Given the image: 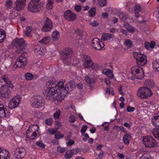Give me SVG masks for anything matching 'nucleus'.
Here are the masks:
<instances>
[{
  "label": "nucleus",
  "mask_w": 159,
  "mask_h": 159,
  "mask_svg": "<svg viewBox=\"0 0 159 159\" xmlns=\"http://www.w3.org/2000/svg\"><path fill=\"white\" fill-rule=\"evenodd\" d=\"M57 150L59 152L62 153L65 151L66 149L65 148L58 146L57 147Z\"/></svg>",
  "instance_id": "13d9d810"
},
{
  "label": "nucleus",
  "mask_w": 159,
  "mask_h": 159,
  "mask_svg": "<svg viewBox=\"0 0 159 159\" xmlns=\"http://www.w3.org/2000/svg\"><path fill=\"white\" fill-rule=\"evenodd\" d=\"M26 79L27 80H30L33 79L34 76L33 75L30 73H27L25 75Z\"/></svg>",
  "instance_id": "58836bf2"
},
{
  "label": "nucleus",
  "mask_w": 159,
  "mask_h": 159,
  "mask_svg": "<svg viewBox=\"0 0 159 159\" xmlns=\"http://www.w3.org/2000/svg\"><path fill=\"white\" fill-rule=\"evenodd\" d=\"M21 101L20 97L19 96H15L9 101L8 106L11 109L17 107Z\"/></svg>",
  "instance_id": "ddd939ff"
},
{
  "label": "nucleus",
  "mask_w": 159,
  "mask_h": 159,
  "mask_svg": "<svg viewBox=\"0 0 159 159\" xmlns=\"http://www.w3.org/2000/svg\"><path fill=\"white\" fill-rule=\"evenodd\" d=\"M107 0H99L98 4L100 6L103 7L106 5Z\"/></svg>",
  "instance_id": "603ef678"
},
{
  "label": "nucleus",
  "mask_w": 159,
  "mask_h": 159,
  "mask_svg": "<svg viewBox=\"0 0 159 159\" xmlns=\"http://www.w3.org/2000/svg\"><path fill=\"white\" fill-rule=\"evenodd\" d=\"M39 127L36 125H31L26 131V134L27 138L34 139L40 135L39 130Z\"/></svg>",
  "instance_id": "0eeeda50"
},
{
  "label": "nucleus",
  "mask_w": 159,
  "mask_h": 159,
  "mask_svg": "<svg viewBox=\"0 0 159 159\" xmlns=\"http://www.w3.org/2000/svg\"><path fill=\"white\" fill-rule=\"evenodd\" d=\"M75 32L78 35L76 39L77 45L78 47H81L84 43V40L83 38V31L79 29H77Z\"/></svg>",
  "instance_id": "9b49d317"
},
{
  "label": "nucleus",
  "mask_w": 159,
  "mask_h": 159,
  "mask_svg": "<svg viewBox=\"0 0 159 159\" xmlns=\"http://www.w3.org/2000/svg\"><path fill=\"white\" fill-rule=\"evenodd\" d=\"M126 86L124 84L120 85L118 88V92L121 95H124V93L125 91Z\"/></svg>",
  "instance_id": "72a5a7b5"
},
{
  "label": "nucleus",
  "mask_w": 159,
  "mask_h": 159,
  "mask_svg": "<svg viewBox=\"0 0 159 159\" xmlns=\"http://www.w3.org/2000/svg\"><path fill=\"white\" fill-rule=\"evenodd\" d=\"M12 4V1L11 0H7L5 2V5L8 9H10Z\"/></svg>",
  "instance_id": "49530a36"
},
{
  "label": "nucleus",
  "mask_w": 159,
  "mask_h": 159,
  "mask_svg": "<svg viewBox=\"0 0 159 159\" xmlns=\"http://www.w3.org/2000/svg\"><path fill=\"white\" fill-rule=\"evenodd\" d=\"M73 155L71 150H69L66 152L65 157L66 159H69Z\"/></svg>",
  "instance_id": "c03bdc74"
},
{
  "label": "nucleus",
  "mask_w": 159,
  "mask_h": 159,
  "mask_svg": "<svg viewBox=\"0 0 159 159\" xmlns=\"http://www.w3.org/2000/svg\"><path fill=\"white\" fill-rule=\"evenodd\" d=\"M30 103L33 107L40 108L44 106L45 102L41 96L35 95L31 98L30 100Z\"/></svg>",
  "instance_id": "f03ea898"
},
{
  "label": "nucleus",
  "mask_w": 159,
  "mask_h": 159,
  "mask_svg": "<svg viewBox=\"0 0 159 159\" xmlns=\"http://www.w3.org/2000/svg\"><path fill=\"white\" fill-rule=\"evenodd\" d=\"M143 144L147 148H153L157 145V143L154 139L150 136H146L142 138Z\"/></svg>",
  "instance_id": "6e6552de"
},
{
  "label": "nucleus",
  "mask_w": 159,
  "mask_h": 159,
  "mask_svg": "<svg viewBox=\"0 0 159 159\" xmlns=\"http://www.w3.org/2000/svg\"><path fill=\"white\" fill-rule=\"evenodd\" d=\"M154 136L156 138L159 139V129L155 128L153 131Z\"/></svg>",
  "instance_id": "a19ab883"
},
{
  "label": "nucleus",
  "mask_w": 159,
  "mask_h": 159,
  "mask_svg": "<svg viewBox=\"0 0 159 159\" xmlns=\"http://www.w3.org/2000/svg\"><path fill=\"white\" fill-rule=\"evenodd\" d=\"M61 113V111L59 109L56 110V111L53 114V117L55 119H58L59 118Z\"/></svg>",
  "instance_id": "37998d69"
},
{
  "label": "nucleus",
  "mask_w": 159,
  "mask_h": 159,
  "mask_svg": "<svg viewBox=\"0 0 159 159\" xmlns=\"http://www.w3.org/2000/svg\"><path fill=\"white\" fill-rule=\"evenodd\" d=\"M53 5L52 4L47 3L46 4V7L48 10H51L53 7Z\"/></svg>",
  "instance_id": "774afa93"
},
{
  "label": "nucleus",
  "mask_w": 159,
  "mask_h": 159,
  "mask_svg": "<svg viewBox=\"0 0 159 159\" xmlns=\"http://www.w3.org/2000/svg\"><path fill=\"white\" fill-rule=\"evenodd\" d=\"M64 17L69 21H72L76 18V15L71 11H66L64 13Z\"/></svg>",
  "instance_id": "aec40b11"
},
{
  "label": "nucleus",
  "mask_w": 159,
  "mask_h": 159,
  "mask_svg": "<svg viewBox=\"0 0 159 159\" xmlns=\"http://www.w3.org/2000/svg\"><path fill=\"white\" fill-rule=\"evenodd\" d=\"M11 93L8 87L6 85L2 86L0 88V96L2 98H8Z\"/></svg>",
  "instance_id": "2eb2a0df"
},
{
  "label": "nucleus",
  "mask_w": 159,
  "mask_h": 159,
  "mask_svg": "<svg viewBox=\"0 0 159 159\" xmlns=\"http://www.w3.org/2000/svg\"><path fill=\"white\" fill-rule=\"evenodd\" d=\"M51 41V39L49 36H46L43 38L39 42L44 44H47L50 43Z\"/></svg>",
  "instance_id": "7c9ffc66"
},
{
  "label": "nucleus",
  "mask_w": 159,
  "mask_h": 159,
  "mask_svg": "<svg viewBox=\"0 0 159 159\" xmlns=\"http://www.w3.org/2000/svg\"><path fill=\"white\" fill-rule=\"evenodd\" d=\"M55 124V127L57 129H58L61 126V123L58 121H56Z\"/></svg>",
  "instance_id": "69168bd1"
},
{
  "label": "nucleus",
  "mask_w": 159,
  "mask_h": 159,
  "mask_svg": "<svg viewBox=\"0 0 159 159\" xmlns=\"http://www.w3.org/2000/svg\"><path fill=\"white\" fill-rule=\"evenodd\" d=\"M102 73L109 78H112L114 77L113 72L110 69H104L103 70Z\"/></svg>",
  "instance_id": "c85d7f7f"
},
{
  "label": "nucleus",
  "mask_w": 159,
  "mask_h": 159,
  "mask_svg": "<svg viewBox=\"0 0 159 159\" xmlns=\"http://www.w3.org/2000/svg\"><path fill=\"white\" fill-rule=\"evenodd\" d=\"M1 78L6 84L8 85L10 88L13 89L14 88L13 84L11 81L8 79V76L7 75L2 76L1 77Z\"/></svg>",
  "instance_id": "bb28decb"
},
{
  "label": "nucleus",
  "mask_w": 159,
  "mask_h": 159,
  "mask_svg": "<svg viewBox=\"0 0 159 159\" xmlns=\"http://www.w3.org/2000/svg\"><path fill=\"white\" fill-rule=\"evenodd\" d=\"M32 30V28L31 26H28L26 28L25 35L27 37L30 36V34Z\"/></svg>",
  "instance_id": "4c0bfd02"
},
{
  "label": "nucleus",
  "mask_w": 159,
  "mask_h": 159,
  "mask_svg": "<svg viewBox=\"0 0 159 159\" xmlns=\"http://www.w3.org/2000/svg\"><path fill=\"white\" fill-rule=\"evenodd\" d=\"M64 135L59 132H57L55 134V138L59 139L63 138Z\"/></svg>",
  "instance_id": "8fccbe9b"
},
{
  "label": "nucleus",
  "mask_w": 159,
  "mask_h": 159,
  "mask_svg": "<svg viewBox=\"0 0 159 159\" xmlns=\"http://www.w3.org/2000/svg\"><path fill=\"white\" fill-rule=\"evenodd\" d=\"M134 0H128L126 4V7L129 9H132L134 4Z\"/></svg>",
  "instance_id": "473e14b6"
},
{
  "label": "nucleus",
  "mask_w": 159,
  "mask_h": 159,
  "mask_svg": "<svg viewBox=\"0 0 159 159\" xmlns=\"http://www.w3.org/2000/svg\"><path fill=\"white\" fill-rule=\"evenodd\" d=\"M6 37V34L4 30L0 29V43L3 41Z\"/></svg>",
  "instance_id": "e433bc0d"
},
{
  "label": "nucleus",
  "mask_w": 159,
  "mask_h": 159,
  "mask_svg": "<svg viewBox=\"0 0 159 159\" xmlns=\"http://www.w3.org/2000/svg\"><path fill=\"white\" fill-rule=\"evenodd\" d=\"M102 125L103 126L105 130L107 131L109 129V123L107 122H104L102 124Z\"/></svg>",
  "instance_id": "864d4df0"
},
{
  "label": "nucleus",
  "mask_w": 159,
  "mask_h": 159,
  "mask_svg": "<svg viewBox=\"0 0 159 159\" xmlns=\"http://www.w3.org/2000/svg\"><path fill=\"white\" fill-rule=\"evenodd\" d=\"M139 159H151V157L149 153L146 152L142 155Z\"/></svg>",
  "instance_id": "a18cd8bd"
},
{
  "label": "nucleus",
  "mask_w": 159,
  "mask_h": 159,
  "mask_svg": "<svg viewBox=\"0 0 159 159\" xmlns=\"http://www.w3.org/2000/svg\"><path fill=\"white\" fill-rule=\"evenodd\" d=\"M90 25L93 27H96L98 26L99 23L96 21L94 20L90 22Z\"/></svg>",
  "instance_id": "052dcab7"
},
{
  "label": "nucleus",
  "mask_w": 159,
  "mask_h": 159,
  "mask_svg": "<svg viewBox=\"0 0 159 159\" xmlns=\"http://www.w3.org/2000/svg\"><path fill=\"white\" fill-rule=\"evenodd\" d=\"M71 151L73 155L76 154L78 153L79 152V150L78 148H75L71 150Z\"/></svg>",
  "instance_id": "0e129e2a"
},
{
  "label": "nucleus",
  "mask_w": 159,
  "mask_h": 159,
  "mask_svg": "<svg viewBox=\"0 0 159 159\" xmlns=\"http://www.w3.org/2000/svg\"><path fill=\"white\" fill-rule=\"evenodd\" d=\"M144 74L142 68L137 66H134L131 69V79L141 80L144 77Z\"/></svg>",
  "instance_id": "7ed1b4c3"
},
{
  "label": "nucleus",
  "mask_w": 159,
  "mask_h": 159,
  "mask_svg": "<svg viewBox=\"0 0 159 159\" xmlns=\"http://www.w3.org/2000/svg\"><path fill=\"white\" fill-rule=\"evenodd\" d=\"M47 51L46 48L42 46H37L34 48V52L38 56H43L47 53Z\"/></svg>",
  "instance_id": "dca6fc26"
},
{
  "label": "nucleus",
  "mask_w": 159,
  "mask_h": 159,
  "mask_svg": "<svg viewBox=\"0 0 159 159\" xmlns=\"http://www.w3.org/2000/svg\"><path fill=\"white\" fill-rule=\"evenodd\" d=\"M27 63L26 58L23 56H20L16 59L13 66V69L15 70L18 67H24L27 65Z\"/></svg>",
  "instance_id": "9d476101"
},
{
  "label": "nucleus",
  "mask_w": 159,
  "mask_h": 159,
  "mask_svg": "<svg viewBox=\"0 0 159 159\" xmlns=\"http://www.w3.org/2000/svg\"><path fill=\"white\" fill-rule=\"evenodd\" d=\"M152 68L156 72L159 71V60L157 59L152 61Z\"/></svg>",
  "instance_id": "c756f323"
},
{
  "label": "nucleus",
  "mask_w": 159,
  "mask_h": 159,
  "mask_svg": "<svg viewBox=\"0 0 159 159\" xmlns=\"http://www.w3.org/2000/svg\"><path fill=\"white\" fill-rule=\"evenodd\" d=\"M52 27V21L48 18L47 17L45 24L42 28L41 30L43 32H48L51 30Z\"/></svg>",
  "instance_id": "f3484780"
},
{
  "label": "nucleus",
  "mask_w": 159,
  "mask_h": 159,
  "mask_svg": "<svg viewBox=\"0 0 159 159\" xmlns=\"http://www.w3.org/2000/svg\"><path fill=\"white\" fill-rule=\"evenodd\" d=\"M57 130L52 128H49L47 130V132L50 134H54Z\"/></svg>",
  "instance_id": "6e6d98bb"
},
{
  "label": "nucleus",
  "mask_w": 159,
  "mask_h": 159,
  "mask_svg": "<svg viewBox=\"0 0 159 159\" xmlns=\"http://www.w3.org/2000/svg\"><path fill=\"white\" fill-rule=\"evenodd\" d=\"M61 56L64 60L70 59L71 63L74 65L78 64V60L73 57L72 52L71 48H66L64 49L61 54Z\"/></svg>",
  "instance_id": "39448f33"
},
{
  "label": "nucleus",
  "mask_w": 159,
  "mask_h": 159,
  "mask_svg": "<svg viewBox=\"0 0 159 159\" xmlns=\"http://www.w3.org/2000/svg\"><path fill=\"white\" fill-rule=\"evenodd\" d=\"M12 45L13 48H16L17 52L22 54V50L24 49L27 46V44L23 38H17L13 41Z\"/></svg>",
  "instance_id": "423d86ee"
},
{
  "label": "nucleus",
  "mask_w": 159,
  "mask_h": 159,
  "mask_svg": "<svg viewBox=\"0 0 159 159\" xmlns=\"http://www.w3.org/2000/svg\"><path fill=\"white\" fill-rule=\"evenodd\" d=\"M112 36L113 35L111 34L103 33L101 36V39L102 40L105 41L111 39Z\"/></svg>",
  "instance_id": "c9c22d12"
},
{
  "label": "nucleus",
  "mask_w": 159,
  "mask_h": 159,
  "mask_svg": "<svg viewBox=\"0 0 159 159\" xmlns=\"http://www.w3.org/2000/svg\"><path fill=\"white\" fill-rule=\"evenodd\" d=\"M53 123V120L52 118H49L46 120L45 123L47 125H50Z\"/></svg>",
  "instance_id": "4d7b16f0"
},
{
  "label": "nucleus",
  "mask_w": 159,
  "mask_h": 159,
  "mask_svg": "<svg viewBox=\"0 0 159 159\" xmlns=\"http://www.w3.org/2000/svg\"><path fill=\"white\" fill-rule=\"evenodd\" d=\"M51 37L53 41L56 42L60 38V33L57 30L53 31L51 34Z\"/></svg>",
  "instance_id": "cd10ccee"
},
{
  "label": "nucleus",
  "mask_w": 159,
  "mask_h": 159,
  "mask_svg": "<svg viewBox=\"0 0 159 159\" xmlns=\"http://www.w3.org/2000/svg\"><path fill=\"white\" fill-rule=\"evenodd\" d=\"M40 0H31L28 6V10H34L38 8Z\"/></svg>",
  "instance_id": "4be33fe9"
},
{
  "label": "nucleus",
  "mask_w": 159,
  "mask_h": 159,
  "mask_svg": "<svg viewBox=\"0 0 159 159\" xmlns=\"http://www.w3.org/2000/svg\"><path fill=\"white\" fill-rule=\"evenodd\" d=\"M69 122L71 123H74L75 121V117L73 115H71L69 117Z\"/></svg>",
  "instance_id": "e2e57ef3"
},
{
  "label": "nucleus",
  "mask_w": 159,
  "mask_h": 159,
  "mask_svg": "<svg viewBox=\"0 0 159 159\" xmlns=\"http://www.w3.org/2000/svg\"><path fill=\"white\" fill-rule=\"evenodd\" d=\"M25 0H17L16 2V10H22L25 5Z\"/></svg>",
  "instance_id": "5701e85b"
},
{
  "label": "nucleus",
  "mask_w": 159,
  "mask_h": 159,
  "mask_svg": "<svg viewBox=\"0 0 159 159\" xmlns=\"http://www.w3.org/2000/svg\"><path fill=\"white\" fill-rule=\"evenodd\" d=\"M34 116L36 117L39 118L42 116V113L39 111H36L34 113Z\"/></svg>",
  "instance_id": "680f3d73"
},
{
  "label": "nucleus",
  "mask_w": 159,
  "mask_h": 159,
  "mask_svg": "<svg viewBox=\"0 0 159 159\" xmlns=\"http://www.w3.org/2000/svg\"><path fill=\"white\" fill-rule=\"evenodd\" d=\"M82 61L83 63V66L84 68H89L93 65L90 57L87 55H83L82 56Z\"/></svg>",
  "instance_id": "4468645a"
},
{
  "label": "nucleus",
  "mask_w": 159,
  "mask_h": 159,
  "mask_svg": "<svg viewBox=\"0 0 159 159\" xmlns=\"http://www.w3.org/2000/svg\"><path fill=\"white\" fill-rule=\"evenodd\" d=\"M124 44L128 48L131 47L133 46V43L129 39H126L124 43Z\"/></svg>",
  "instance_id": "79ce46f5"
},
{
  "label": "nucleus",
  "mask_w": 159,
  "mask_h": 159,
  "mask_svg": "<svg viewBox=\"0 0 159 159\" xmlns=\"http://www.w3.org/2000/svg\"><path fill=\"white\" fill-rule=\"evenodd\" d=\"M10 113L6 106L0 104V117L2 118H8L10 116Z\"/></svg>",
  "instance_id": "a211bd4d"
},
{
  "label": "nucleus",
  "mask_w": 159,
  "mask_h": 159,
  "mask_svg": "<svg viewBox=\"0 0 159 159\" xmlns=\"http://www.w3.org/2000/svg\"><path fill=\"white\" fill-rule=\"evenodd\" d=\"M85 80L89 84H91L94 83V80H93L90 79L89 77L87 75L85 76Z\"/></svg>",
  "instance_id": "de8ad7c7"
},
{
  "label": "nucleus",
  "mask_w": 159,
  "mask_h": 159,
  "mask_svg": "<svg viewBox=\"0 0 159 159\" xmlns=\"http://www.w3.org/2000/svg\"><path fill=\"white\" fill-rule=\"evenodd\" d=\"M87 129V126L86 125H84L82 127L81 129V132L82 135H83V134L85 132Z\"/></svg>",
  "instance_id": "5fc2aeb1"
},
{
  "label": "nucleus",
  "mask_w": 159,
  "mask_h": 159,
  "mask_svg": "<svg viewBox=\"0 0 159 159\" xmlns=\"http://www.w3.org/2000/svg\"><path fill=\"white\" fill-rule=\"evenodd\" d=\"M95 11H89V15L91 16H93L95 15Z\"/></svg>",
  "instance_id": "338daca9"
},
{
  "label": "nucleus",
  "mask_w": 159,
  "mask_h": 159,
  "mask_svg": "<svg viewBox=\"0 0 159 159\" xmlns=\"http://www.w3.org/2000/svg\"><path fill=\"white\" fill-rule=\"evenodd\" d=\"M65 81L60 80L57 84L54 80H50L46 84L47 89L45 92L46 98L50 100L52 98L56 100L58 102H61L70 90L75 87V82L73 81L68 82L65 84Z\"/></svg>",
  "instance_id": "f257e3e1"
},
{
  "label": "nucleus",
  "mask_w": 159,
  "mask_h": 159,
  "mask_svg": "<svg viewBox=\"0 0 159 159\" xmlns=\"http://www.w3.org/2000/svg\"><path fill=\"white\" fill-rule=\"evenodd\" d=\"M126 110L128 112H133L135 110L134 107H131L130 106H128L127 107Z\"/></svg>",
  "instance_id": "bf43d9fd"
},
{
  "label": "nucleus",
  "mask_w": 159,
  "mask_h": 159,
  "mask_svg": "<svg viewBox=\"0 0 159 159\" xmlns=\"http://www.w3.org/2000/svg\"><path fill=\"white\" fill-rule=\"evenodd\" d=\"M92 45L93 48L98 50L103 49L104 45L103 42L96 38H93L92 41Z\"/></svg>",
  "instance_id": "f8f14e48"
},
{
  "label": "nucleus",
  "mask_w": 159,
  "mask_h": 159,
  "mask_svg": "<svg viewBox=\"0 0 159 159\" xmlns=\"http://www.w3.org/2000/svg\"><path fill=\"white\" fill-rule=\"evenodd\" d=\"M3 54V55L6 58H12L14 57V52H13V49L12 48H8L6 50Z\"/></svg>",
  "instance_id": "b1692460"
},
{
  "label": "nucleus",
  "mask_w": 159,
  "mask_h": 159,
  "mask_svg": "<svg viewBox=\"0 0 159 159\" xmlns=\"http://www.w3.org/2000/svg\"><path fill=\"white\" fill-rule=\"evenodd\" d=\"M111 94L113 95L114 94L113 89L112 88H107L106 91V94Z\"/></svg>",
  "instance_id": "09e8293b"
},
{
  "label": "nucleus",
  "mask_w": 159,
  "mask_h": 159,
  "mask_svg": "<svg viewBox=\"0 0 159 159\" xmlns=\"http://www.w3.org/2000/svg\"><path fill=\"white\" fill-rule=\"evenodd\" d=\"M10 156L8 150L0 147V159H10Z\"/></svg>",
  "instance_id": "412c9836"
},
{
  "label": "nucleus",
  "mask_w": 159,
  "mask_h": 159,
  "mask_svg": "<svg viewBox=\"0 0 159 159\" xmlns=\"http://www.w3.org/2000/svg\"><path fill=\"white\" fill-rule=\"evenodd\" d=\"M145 84L148 86L153 88L155 85V82L153 80L151 79H148L144 82Z\"/></svg>",
  "instance_id": "f704fd0d"
},
{
  "label": "nucleus",
  "mask_w": 159,
  "mask_h": 159,
  "mask_svg": "<svg viewBox=\"0 0 159 159\" xmlns=\"http://www.w3.org/2000/svg\"><path fill=\"white\" fill-rule=\"evenodd\" d=\"M152 94L151 90L148 88L145 87L139 88L137 92V95L140 99L148 98Z\"/></svg>",
  "instance_id": "20e7f679"
},
{
  "label": "nucleus",
  "mask_w": 159,
  "mask_h": 159,
  "mask_svg": "<svg viewBox=\"0 0 159 159\" xmlns=\"http://www.w3.org/2000/svg\"><path fill=\"white\" fill-rule=\"evenodd\" d=\"M133 55L136 60L138 65L143 66L147 63V57L145 55L136 52L133 53Z\"/></svg>",
  "instance_id": "1a4fd4ad"
},
{
  "label": "nucleus",
  "mask_w": 159,
  "mask_h": 159,
  "mask_svg": "<svg viewBox=\"0 0 159 159\" xmlns=\"http://www.w3.org/2000/svg\"><path fill=\"white\" fill-rule=\"evenodd\" d=\"M36 144L39 147L43 149L45 147V144L41 141L37 142Z\"/></svg>",
  "instance_id": "3c124183"
},
{
  "label": "nucleus",
  "mask_w": 159,
  "mask_h": 159,
  "mask_svg": "<svg viewBox=\"0 0 159 159\" xmlns=\"http://www.w3.org/2000/svg\"><path fill=\"white\" fill-rule=\"evenodd\" d=\"M151 121L152 125L155 127H157L159 126V114L156 115L152 117Z\"/></svg>",
  "instance_id": "a878e982"
},
{
  "label": "nucleus",
  "mask_w": 159,
  "mask_h": 159,
  "mask_svg": "<svg viewBox=\"0 0 159 159\" xmlns=\"http://www.w3.org/2000/svg\"><path fill=\"white\" fill-rule=\"evenodd\" d=\"M145 48L148 49H150L153 48L155 45V43L154 41H152L150 43L148 42H145Z\"/></svg>",
  "instance_id": "2f4dec72"
},
{
  "label": "nucleus",
  "mask_w": 159,
  "mask_h": 159,
  "mask_svg": "<svg viewBox=\"0 0 159 159\" xmlns=\"http://www.w3.org/2000/svg\"><path fill=\"white\" fill-rule=\"evenodd\" d=\"M26 153V151L24 148H19L16 150L15 157L18 158H22L25 156Z\"/></svg>",
  "instance_id": "6ab92c4d"
},
{
  "label": "nucleus",
  "mask_w": 159,
  "mask_h": 159,
  "mask_svg": "<svg viewBox=\"0 0 159 159\" xmlns=\"http://www.w3.org/2000/svg\"><path fill=\"white\" fill-rule=\"evenodd\" d=\"M124 26L131 33H133L134 31V30L133 28L131 25H130L128 24H125L124 25Z\"/></svg>",
  "instance_id": "ea45409f"
},
{
  "label": "nucleus",
  "mask_w": 159,
  "mask_h": 159,
  "mask_svg": "<svg viewBox=\"0 0 159 159\" xmlns=\"http://www.w3.org/2000/svg\"><path fill=\"white\" fill-rule=\"evenodd\" d=\"M132 134L126 133L123 137V139L124 143L126 145H128L130 143V140L132 138Z\"/></svg>",
  "instance_id": "393cba45"
}]
</instances>
